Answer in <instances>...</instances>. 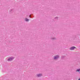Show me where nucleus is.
<instances>
[{
	"label": "nucleus",
	"mask_w": 80,
	"mask_h": 80,
	"mask_svg": "<svg viewBox=\"0 0 80 80\" xmlns=\"http://www.w3.org/2000/svg\"><path fill=\"white\" fill-rule=\"evenodd\" d=\"M74 48H76V47H73L71 48H70V50H74Z\"/></svg>",
	"instance_id": "nucleus-3"
},
{
	"label": "nucleus",
	"mask_w": 80,
	"mask_h": 80,
	"mask_svg": "<svg viewBox=\"0 0 80 80\" xmlns=\"http://www.w3.org/2000/svg\"><path fill=\"white\" fill-rule=\"evenodd\" d=\"M59 58V56L57 55L54 57V60H57V58Z\"/></svg>",
	"instance_id": "nucleus-2"
},
{
	"label": "nucleus",
	"mask_w": 80,
	"mask_h": 80,
	"mask_svg": "<svg viewBox=\"0 0 80 80\" xmlns=\"http://www.w3.org/2000/svg\"><path fill=\"white\" fill-rule=\"evenodd\" d=\"M14 58V57L10 58L8 59V62H10V61H12V60H13Z\"/></svg>",
	"instance_id": "nucleus-1"
},
{
	"label": "nucleus",
	"mask_w": 80,
	"mask_h": 80,
	"mask_svg": "<svg viewBox=\"0 0 80 80\" xmlns=\"http://www.w3.org/2000/svg\"><path fill=\"white\" fill-rule=\"evenodd\" d=\"M42 76V74H38L37 75V77H41Z\"/></svg>",
	"instance_id": "nucleus-4"
},
{
	"label": "nucleus",
	"mask_w": 80,
	"mask_h": 80,
	"mask_svg": "<svg viewBox=\"0 0 80 80\" xmlns=\"http://www.w3.org/2000/svg\"><path fill=\"white\" fill-rule=\"evenodd\" d=\"M80 69H78L76 70V72H80Z\"/></svg>",
	"instance_id": "nucleus-6"
},
{
	"label": "nucleus",
	"mask_w": 80,
	"mask_h": 80,
	"mask_svg": "<svg viewBox=\"0 0 80 80\" xmlns=\"http://www.w3.org/2000/svg\"><path fill=\"white\" fill-rule=\"evenodd\" d=\"M25 21H26V22H28V21H29V20L27 18H26L25 19Z\"/></svg>",
	"instance_id": "nucleus-5"
},
{
	"label": "nucleus",
	"mask_w": 80,
	"mask_h": 80,
	"mask_svg": "<svg viewBox=\"0 0 80 80\" xmlns=\"http://www.w3.org/2000/svg\"><path fill=\"white\" fill-rule=\"evenodd\" d=\"M78 80H80V78L78 79Z\"/></svg>",
	"instance_id": "nucleus-7"
}]
</instances>
